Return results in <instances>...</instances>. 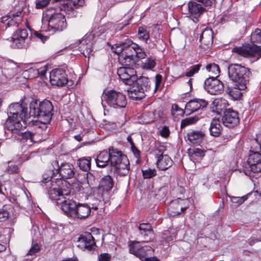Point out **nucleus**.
Returning <instances> with one entry per match:
<instances>
[{
	"label": "nucleus",
	"mask_w": 261,
	"mask_h": 261,
	"mask_svg": "<svg viewBox=\"0 0 261 261\" xmlns=\"http://www.w3.org/2000/svg\"><path fill=\"white\" fill-rule=\"evenodd\" d=\"M8 118L5 122L6 128L13 134H18L20 132L23 125L30 122L27 108L23 103L19 102L11 104L8 110Z\"/></svg>",
	"instance_id": "nucleus-1"
},
{
	"label": "nucleus",
	"mask_w": 261,
	"mask_h": 261,
	"mask_svg": "<svg viewBox=\"0 0 261 261\" xmlns=\"http://www.w3.org/2000/svg\"><path fill=\"white\" fill-rule=\"evenodd\" d=\"M53 106L51 102L44 100L39 102L33 100L30 103V113H28L30 118L31 117H37L36 125L43 129L47 128L51 119L53 116Z\"/></svg>",
	"instance_id": "nucleus-2"
},
{
	"label": "nucleus",
	"mask_w": 261,
	"mask_h": 261,
	"mask_svg": "<svg viewBox=\"0 0 261 261\" xmlns=\"http://www.w3.org/2000/svg\"><path fill=\"white\" fill-rule=\"evenodd\" d=\"M41 31L53 34L62 31L66 28L65 16L57 10L49 9L46 11L42 18Z\"/></svg>",
	"instance_id": "nucleus-3"
},
{
	"label": "nucleus",
	"mask_w": 261,
	"mask_h": 261,
	"mask_svg": "<svg viewBox=\"0 0 261 261\" xmlns=\"http://www.w3.org/2000/svg\"><path fill=\"white\" fill-rule=\"evenodd\" d=\"M113 185V179L110 175H106L100 180L98 186L95 192L97 199L94 200L95 202L92 203V208L97 210L98 209V206L102 204V201L104 203H107L109 202Z\"/></svg>",
	"instance_id": "nucleus-4"
},
{
	"label": "nucleus",
	"mask_w": 261,
	"mask_h": 261,
	"mask_svg": "<svg viewBox=\"0 0 261 261\" xmlns=\"http://www.w3.org/2000/svg\"><path fill=\"white\" fill-rule=\"evenodd\" d=\"M110 163L115 173L122 176L126 175L129 170V163L127 156L113 147L109 148Z\"/></svg>",
	"instance_id": "nucleus-5"
},
{
	"label": "nucleus",
	"mask_w": 261,
	"mask_h": 261,
	"mask_svg": "<svg viewBox=\"0 0 261 261\" xmlns=\"http://www.w3.org/2000/svg\"><path fill=\"white\" fill-rule=\"evenodd\" d=\"M228 74L229 79L238 84L239 88H247V78L250 74L248 68L240 64H231L228 67Z\"/></svg>",
	"instance_id": "nucleus-6"
},
{
	"label": "nucleus",
	"mask_w": 261,
	"mask_h": 261,
	"mask_svg": "<svg viewBox=\"0 0 261 261\" xmlns=\"http://www.w3.org/2000/svg\"><path fill=\"white\" fill-rule=\"evenodd\" d=\"M102 27L94 28L91 32L87 33L84 38L79 40V50L86 57L89 58L93 51V46L96 39L103 33Z\"/></svg>",
	"instance_id": "nucleus-7"
},
{
	"label": "nucleus",
	"mask_w": 261,
	"mask_h": 261,
	"mask_svg": "<svg viewBox=\"0 0 261 261\" xmlns=\"http://www.w3.org/2000/svg\"><path fill=\"white\" fill-rule=\"evenodd\" d=\"M104 101L115 109L123 108L127 104L125 96L114 90L103 91L101 95L102 104Z\"/></svg>",
	"instance_id": "nucleus-8"
},
{
	"label": "nucleus",
	"mask_w": 261,
	"mask_h": 261,
	"mask_svg": "<svg viewBox=\"0 0 261 261\" xmlns=\"http://www.w3.org/2000/svg\"><path fill=\"white\" fill-rule=\"evenodd\" d=\"M55 179L53 177H48L44 178L43 182L44 183L45 186L47 190V194L49 198L53 200L57 201V204H60L61 202L65 199V195H68L69 192H66V190H63L62 188H57V186H59L60 181L54 183Z\"/></svg>",
	"instance_id": "nucleus-9"
},
{
	"label": "nucleus",
	"mask_w": 261,
	"mask_h": 261,
	"mask_svg": "<svg viewBox=\"0 0 261 261\" xmlns=\"http://www.w3.org/2000/svg\"><path fill=\"white\" fill-rule=\"evenodd\" d=\"M135 82L127 90V94L129 97L133 100H140L145 97V92L149 89V82L148 79L145 77L137 79Z\"/></svg>",
	"instance_id": "nucleus-10"
},
{
	"label": "nucleus",
	"mask_w": 261,
	"mask_h": 261,
	"mask_svg": "<svg viewBox=\"0 0 261 261\" xmlns=\"http://www.w3.org/2000/svg\"><path fill=\"white\" fill-rule=\"evenodd\" d=\"M245 175L251 177L253 173L261 172V154L257 151H251L247 160V165L244 167Z\"/></svg>",
	"instance_id": "nucleus-11"
},
{
	"label": "nucleus",
	"mask_w": 261,
	"mask_h": 261,
	"mask_svg": "<svg viewBox=\"0 0 261 261\" xmlns=\"http://www.w3.org/2000/svg\"><path fill=\"white\" fill-rule=\"evenodd\" d=\"M232 52L238 56L244 58L261 57V46L255 44H245L232 48Z\"/></svg>",
	"instance_id": "nucleus-12"
},
{
	"label": "nucleus",
	"mask_w": 261,
	"mask_h": 261,
	"mask_svg": "<svg viewBox=\"0 0 261 261\" xmlns=\"http://www.w3.org/2000/svg\"><path fill=\"white\" fill-rule=\"evenodd\" d=\"M144 242L129 241L128 242L129 253L143 260L145 256L152 254L153 250L149 246L144 245Z\"/></svg>",
	"instance_id": "nucleus-13"
},
{
	"label": "nucleus",
	"mask_w": 261,
	"mask_h": 261,
	"mask_svg": "<svg viewBox=\"0 0 261 261\" xmlns=\"http://www.w3.org/2000/svg\"><path fill=\"white\" fill-rule=\"evenodd\" d=\"M50 82L52 85L58 86H66L68 88L72 86L74 82L68 80L64 70L55 69L50 72Z\"/></svg>",
	"instance_id": "nucleus-14"
},
{
	"label": "nucleus",
	"mask_w": 261,
	"mask_h": 261,
	"mask_svg": "<svg viewBox=\"0 0 261 261\" xmlns=\"http://www.w3.org/2000/svg\"><path fill=\"white\" fill-rule=\"evenodd\" d=\"M164 147L159 146L153 150V154L156 159V165L162 170H165L170 167L173 161L168 154H164Z\"/></svg>",
	"instance_id": "nucleus-15"
},
{
	"label": "nucleus",
	"mask_w": 261,
	"mask_h": 261,
	"mask_svg": "<svg viewBox=\"0 0 261 261\" xmlns=\"http://www.w3.org/2000/svg\"><path fill=\"white\" fill-rule=\"evenodd\" d=\"M117 74L120 79L126 85H130L138 79L136 71L133 67H120L117 70Z\"/></svg>",
	"instance_id": "nucleus-16"
},
{
	"label": "nucleus",
	"mask_w": 261,
	"mask_h": 261,
	"mask_svg": "<svg viewBox=\"0 0 261 261\" xmlns=\"http://www.w3.org/2000/svg\"><path fill=\"white\" fill-rule=\"evenodd\" d=\"M204 89L211 94H221L224 90L223 83L213 76L207 78L204 82Z\"/></svg>",
	"instance_id": "nucleus-17"
},
{
	"label": "nucleus",
	"mask_w": 261,
	"mask_h": 261,
	"mask_svg": "<svg viewBox=\"0 0 261 261\" xmlns=\"http://www.w3.org/2000/svg\"><path fill=\"white\" fill-rule=\"evenodd\" d=\"M223 124L227 127L232 128L240 122V117L237 111L231 109L226 110L222 119Z\"/></svg>",
	"instance_id": "nucleus-18"
},
{
	"label": "nucleus",
	"mask_w": 261,
	"mask_h": 261,
	"mask_svg": "<svg viewBox=\"0 0 261 261\" xmlns=\"http://www.w3.org/2000/svg\"><path fill=\"white\" fill-rule=\"evenodd\" d=\"M205 11V9L201 5L195 2L190 1L188 3V17L194 22L199 21V17Z\"/></svg>",
	"instance_id": "nucleus-19"
},
{
	"label": "nucleus",
	"mask_w": 261,
	"mask_h": 261,
	"mask_svg": "<svg viewBox=\"0 0 261 261\" xmlns=\"http://www.w3.org/2000/svg\"><path fill=\"white\" fill-rule=\"evenodd\" d=\"M207 105V102L203 99L195 98L190 100L185 106L184 113L189 115L191 114L202 110Z\"/></svg>",
	"instance_id": "nucleus-20"
},
{
	"label": "nucleus",
	"mask_w": 261,
	"mask_h": 261,
	"mask_svg": "<svg viewBox=\"0 0 261 261\" xmlns=\"http://www.w3.org/2000/svg\"><path fill=\"white\" fill-rule=\"evenodd\" d=\"M22 20V10L16 13H10L8 15L2 17L1 22L4 23L7 27L14 26L17 27Z\"/></svg>",
	"instance_id": "nucleus-21"
},
{
	"label": "nucleus",
	"mask_w": 261,
	"mask_h": 261,
	"mask_svg": "<svg viewBox=\"0 0 261 261\" xmlns=\"http://www.w3.org/2000/svg\"><path fill=\"white\" fill-rule=\"evenodd\" d=\"M61 210L69 217L73 219L77 204L72 199H64L60 203Z\"/></svg>",
	"instance_id": "nucleus-22"
},
{
	"label": "nucleus",
	"mask_w": 261,
	"mask_h": 261,
	"mask_svg": "<svg viewBox=\"0 0 261 261\" xmlns=\"http://www.w3.org/2000/svg\"><path fill=\"white\" fill-rule=\"evenodd\" d=\"M185 200L180 198L172 200L168 206V213L172 216L179 215L184 212L187 209V206H184L183 203Z\"/></svg>",
	"instance_id": "nucleus-23"
},
{
	"label": "nucleus",
	"mask_w": 261,
	"mask_h": 261,
	"mask_svg": "<svg viewBox=\"0 0 261 261\" xmlns=\"http://www.w3.org/2000/svg\"><path fill=\"white\" fill-rule=\"evenodd\" d=\"M28 36V33L26 29L17 30L11 37L13 41L12 46L16 48L22 47Z\"/></svg>",
	"instance_id": "nucleus-24"
},
{
	"label": "nucleus",
	"mask_w": 261,
	"mask_h": 261,
	"mask_svg": "<svg viewBox=\"0 0 261 261\" xmlns=\"http://www.w3.org/2000/svg\"><path fill=\"white\" fill-rule=\"evenodd\" d=\"M59 176L63 179H69L75 174L73 166L69 163H62L57 170Z\"/></svg>",
	"instance_id": "nucleus-25"
},
{
	"label": "nucleus",
	"mask_w": 261,
	"mask_h": 261,
	"mask_svg": "<svg viewBox=\"0 0 261 261\" xmlns=\"http://www.w3.org/2000/svg\"><path fill=\"white\" fill-rule=\"evenodd\" d=\"M79 242L81 246L88 250H93L95 246L94 239L89 232H86L81 235Z\"/></svg>",
	"instance_id": "nucleus-26"
},
{
	"label": "nucleus",
	"mask_w": 261,
	"mask_h": 261,
	"mask_svg": "<svg viewBox=\"0 0 261 261\" xmlns=\"http://www.w3.org/2000/svg\"><path fill=\"white\" fill-rule=\"evenodd\" d=\"M18 70V67L15 63L11 60H7L4 63L2 73L6 77L10 79L17 73Z\"/></svg>",
	"instance_id": "nucleus-27"
},
{
	"label": "nucleus",
	"mask_w": 261,
	"mask_h": 261,
	"mask_svg": "<svg viewBox=\"0 0 261 261\" xmlns=\"http://www.w3.org/2000/svg\"><path fill=\"white\" fill-rule=\"evenodd\" d=\"M91 213V207L87 204L78 203L73 219H83L88 217Z\"/></svg>",
	"instance_id": "nucleus-28"
},
{
	"label": "nucleus",
	"mask_w": 261,
	"mask_h": 261,
	"mask_svg": "<svg viewBox=\"0 0 261 261\" xmlns=\"http://www.w3.org/2000/svg\"><path fill=\"white\" fill-rule=\"evenodd\" d=\"M60 1H63V4L60 7V10L65 12L70 11L73 9V8H77L84 4V0H60Z\"/></svg>",
	"instance_id": "nucleus-29"
},
{
	"label": "nucleus",
	"mask_w": 261,
	"mask_h": 261,
	"mask_svg": "<svg viewBox=\"0 0 261 261\" xmlns=\"http://www.w3.org/2000/svg\"><path fill=\"white\" fill-rule=\"evenodd\" d=\"M199 41L206 47L211 46L213 42V32L212 29H205L200 35Z\"/></svg>",
	"instance_id": "nucleus-30"
},
{
	"label": "nucleus",
	"mask_w": 261,
	"mask_h": 261,
	"mask_svg": "<svg viewBox=\"0 0 261 261\" xmlns=\"http://www.w3.org/2000/svg\"><path fill=\"white\" fill-rule=\"evenodd\" d=\"M222 129L220 120L219 119H213L209 128L210 135L214 137H218L221 135Z\"/></svg>",
	"instance_id": "nucleus-31"
},
{
	"label": "nucleus",
	"mask_w": 261,
	"mask_h": 261,
	"mask_svg": "<svg viewBox=\"0 0 261 261\" xmlns=\"http://www.w3.org/2000/svg\"><path fill=\"white\" fill-rule=\"evenodd\" d=\"M204 136V133L201 130H192L187 133V138L192 144H197L201 142Z\"/></svg>",
	"instance_id": "nucleus-32"
},
{
	"label": "nucleus",
	"mask_w": 261,
	"mask_h": 261,
	"mask_svg": "<svg viewBox=\"0 0 261 261\" xmlns=\"http://www.w3.org/2000/svg\"><path fill=\"white\" fill-rule=\"evenodd\" d=\"M110 152L102 151L97 155L95 161L97 166L103 168L110 163Z\"/></svg>",
	"instance_id": "nucleus-33"
},
{
	"label": "nucleus",
	"mask_w": 261,
	"mask_h": 261,
	"mask_svg": "<svg viewBox=\"0 0 261 261\" xmlns=\"http://www.w3.org/2000/svg\"><path fill=\"white\" fill-rule=\"evenodd\" d=\"M139 232L146 240L151 239L153 236V230L151 226L149 223H141L138 226Z\"/></svg>",
	"instance_id": "nucleus-34"
},
{
	"label": "nucleus",
	"mask_w": 261,
	"mask_h": 261,
	"mask_svg": "<svg viewBox=\"0 0 261 261\" xmlns=\"http://www.w3.org/2000/svg\"><path fill=\"white\" fill-rule=\"evenodd\" d=\"M213 105L215 108L213 111L216 112L218 114H220L228 106L227 101L223 98H216L213 101Z\"/></svg>",
	"instance_id": "nucleus-35"
},
{
	"label": "nucleus",
	"mask_w": 261,
	"mask_h": 261,
	"mask_svg": "<svg viewBox=\"0 0 261 261\" xmlns=\"http://www.w3.org/2000/svg\"><path fill=\"white\" fill-rule=\"evenodd\" d=\"M118 60L123 67H133L136 64L133 57L128 56L125 54H122L118 56Z\"/></svg>",
	"instance_id": "nucleus-36"
},
{
	"label": "nucleus",
	"mask_w": 261,
	"mask_h": 261,
	"mask_svg": "<svg viewBox=\"0 0 261 261\" xmlns=\"http://www.w3.org/2000/svg\"><path fill=\"white\" fill-rule=\"evenodd\" d=\"M124 50L122 54H125L128 56L133 57L134 55V49H135L137 44L134 43L130 40H127L124 42Z\"/></svg>",
	"instance_id": "nucleus-37"
},
{
	"label": "nucleus",
	"mask_w": 261,
	"mask_h": 261,
	"mask_svg": "<svg viewBox=\"0 0 261 261\" xmlns=\"http://www.w3.org/2000/svg\"><path fill=\"white\" fill-rule=\"evenodd\" d=\"M149 37V31L146 27H140L138 28V38L140 40L147 43Z\"/></svg>",
	"instance_id": "nucleus-38"
},
{
	"label": "nucleus",
	"mask_w": 261,
	"mask_h": 261,
	"mask_svg": "<svg viewBox=\"0 0 261 261\" xmlns=\"http://www.w3.org/2000/svg\"><path fill=\"white\" fill-rule=\"evenodd\" d=\"M78 165L80 168L84 171H88L91 168V158H82L78 160Z\"/></svg>",
	"instance_id": "nucleus-39"
},
{
	"label": "nucleus",
	"mask_w": 261,
	"mask_h": 261,
	"mask_svg": "<svg viewBox=\"0 0 261 261\" xmlns=\"http://www.w3.org/2000/svg\"><path fill=\"white\" fill-rule=\"evenodd\" d=\"M239 87V86L238 85V84L235 83L233 87L229 91L230 95L236 100L239 99L242 97L243 93L241 91L245 90L241 89Z\"/></svg>",
	"instance_id": "nucleus-40"
},
{
	"label": "nucleus",
	"mask_w": 261,
	"mask_h": 261,
	"mask_svg": "<svg viewBox=\"0 0 261 261\" xmlns=\"http://www.w3.org/2000/svg\"><path fill=\"white\" fill-rule=\"evenodd\" d=\"M138 120L140 123L148 124L153 120V114L151 112L144 113L139 117Z\"/></svg>",
	"instance_id": "nucleus-41"
},
{
	"label": "nucleus",
	"mask_w": 261,
	"mask_h": 261,
	"mask_svg": "<svg viewBox=\"0 0 261 261\" xmlns=\"http://www.w3.org/2000/svg\"><path fill=\"white\" fill-rule=\"evenodd\" d=\"M206 69L210 72L212 73V75L211 76H213L216 78L219 76L220 72L219 66L215 63L208 64L206 66Z\"/></svg>",
	"instance_id": "nucleus-42"
},
{
	"label": "nucleus",
	"mask_w": 261,
	"mask_h": 261,
	"mask_svg": "<svg viewBox=\"0 0 261 261\" xmlns=\"http://www.w3.org/2000/svg\"><path fill=\"white\" fill-rule=\"evenodd\" d=\"M23 74L24 76H28V78L30 79L38 76V71H37L36 64L25 70Z\"/></svg>",
	"instance_id": "nucleus-43"
},
{
	"label": "nucleus",
	"mask_w": 261,
	"mask_h": 261,
	"mask_svg": "<svg viewBox=\"0 0 261 261\" xmlns=\"http://www.w3.org/2000/svg\"><path fill=\"white\" fill-rule=\"evenodd\" d=\"M250 41L254 43H261V30L256 29L250 36Z\"/></svg>",
	"instance_id": "nucleus-44"
},
{
	"label": "nucleus",
	"mask_w": 261,
	"mask_h": 261,
	"mask_svg": "<svg viewBox=\"0 0 261 261\" xmlns=\"http://www.w3.org/2000/svg\"><path fill=\"white\" fill-rule=\"evenodd\" d=\"M135 54L136 57L139 59H145L146 57V53L144 48L141 47L137 44V46L134 49V55Z\"/></svg>",
	"instance_id": "nucleus-45"
},
{
	"label": "nucleus",
	"mask_w": 261,
	"mask_h": 261,
	"mask_svg": "<svg viewBox=\"0 0 261 261\" xmlns=\"http://www.w3.org/2000/svg\"><path fill=\"white\" fill-rule=\"evenodd\" d=\"M189 153L191 156L201 157L204 155V151L198 148H193L189 149Z\"/></svg>",
	"instance_id": "nucleus-46"
},
{
	"label": "nucleus",
	"mask_w": 261,
	"mask_h": 261,
	"mask_svg": "<svg viewBox=\"0 0 261 261\" xmlns=\"http://www.w3.org/2000/svg\"><path fill=\"white\" fill-rule=\"evenodd\" d=\"M155 64L154 59L151 58H148L143 63V68L146 69H152L155 67Z\"/></svg>",
	"instance_id": "nucleus-47"
},
{
	"label": "nucleus",
	"mask_w": 261,
	"mask_h": 261,
	"mask_svg": "<svg viewBox=\"0 0 261 261\" xmlns=\"http://www.w3.org/2000/svg\"><path fill=\"white\" fill-rule=\"evenodd\" d=\"M124 47V42H123L121 43H117L114 45L112 47V49L115 54H117L118 56H119L123 53Z\"/></svg>",
	"instance_id": "nucleus-48"
},
{
	"label": "nucleus",
	"mask_w": 261,
	"mask_h": 261,
	"mask_svg": "<svg viewBox=\"0 0 261 261\" xmlns=\"http://www.w3.org/2000/svg\"><path fill=\"white\" fill-rule=\"evenodd\" d=\"M37 67V71H38V76L43 77L45 76L46 72L48 69V66L46 64L39 63L36 64Z\"/></svg>",
	"instance_id": "nucleus-49"
},
{
	"label": "nucleus",
	"mask_w": 261,
	"mask_h": 261,
	"mask_svg": "<svg viewBox=\"0 0 261 261\" xmlns=\"http://www.w3.org/2000/svg\"><path fill=\"white\" fill-rule=\"evenodd\" d=\"M200 67L201 65L199 64L192 66L189 70L186 72L185 74L186 76L188 77L192 76L193 75L198 72V71L200 70Z\"/></svg>",
	"instance_id": "nucleus-50"
},
{
	"label": "nucleus",
	"mask_w": 261,
	"mask_h": 261,
	"mask_svg": "<svg viewBox=\"0 0 261 261\" xmlns=\"http://www.w3.org/2000/svg\"><path fill=\"white\" fill-rule=\"evenodd\" d=\"M143 176L145 178H150L156 174V170L154 169H148L142 170Z\"/></svg>",
	"instance_id": "nucleus-51"
},
{
	"label": "nucleus",
	"mask_w": 261,
	"mask_h": 261,
	"mask_svg": "<svg viewBox=\"0 0 261 261\" xmlns=\"http://www.w3.org/2000/svg\"><path fill=\"white\" fill-rule=\"evenodd\" d=\"M34 134L30 132H25L23 133H21L20 136L21 139L27 141L30 140V142L33 143L35 141L34 140Z\"/></svg>",
	"instance_id": "nucleus-52"
},
{
	"label": "nucleus",
	"mask_w": 261,
	"mask_h": 261,
	"mask_svg": "<svg viewBox=\"0 0 261 261\" xmlns=\"http://www.w3.org/2000/svg\"><path fill=\"white\" fill-rule=\"evenodd\" d=\"M51 0H36V7L37 9H41L46 7ZM55 2H59L60 0H53Z\"/></svg>",
	"instance_id": "nucleus-53"
},
{
	"label": "nucleus",
	"mask_w": 261,
	"mask_h": 261,
	"mask_svg": "<svg viewBox=\"0 0 261 261\" xmlns=\"http://www.w3.org/2000/svg\"><path fill=\"white\" fill-rule=\"evenodd\" d=\"M159 134L162 137L167 138L170 135V131L168 126H164L159 130Z\"/></svg>",
	"instance_id": "nucleus-54"
},
{
	"label": "nucleus",
	"mask_w": 261,
	"mask_h": 261,
	"mask_svg": "<svg viewBox=\"0 0 261 261\" xmlns=\"http://www.w3.org/2000/svg\"><path fill=\"white\" fill-rule=\"evenodd\" d=\"M197 120V119L195 117H189L182 120L181 122V126L185 127L190 124L195 123Z\"/></svg>",
	"instance_id": "nucleus-55"
},
{
	"label": "nucleus",
	"mask_w": 261,
	"mask_h": 261,
	"mask_svg": "<svg viewBox=\"0 0 261 261\" xmlns=\"http://www.w3.org/2000/svg\"><path fill=\"white\" fill-rule=\"evenodd\" d=\"M19 171V168L17 165H10L5 170V172L8 174H13L17 173Z\"/></svg>",
	"instance_id": "nucleus-56"
},
{
	"label": "nucleus",
	"mask_w": 261,
	"mask_h": 261,
	"mask_svg": "<svg viewBox=\"0 0 261 261\" xmlns=\"http://www.w3.org/2000/svg\"><path fill=\"white\" fill-rule=\"evenodd\" d=\"M40 250V246L38 244H35L32 246L28 252L29 255H33Z\"/></svg>",
	"instance_id": "nucleus-57"
},
{
	"label": "nucleus",
	"mask_w": 261,
	"mask_h": 261,
	"mask_svg": "<svg viewBox=\"0 0 261 261\" xmlns=\"http://www.w3.org/2000/svg\"><path fill=\"white\" fill-rule=\"evenodd\" d=\"M99 261H110L111 259V255L106 253H101L98 256Z\"/></svg>",
	"instance_id": "nucleus-58"
},
{
	"label": "nucleus",
	"mask_w": 261,
	"mask_h": 261,
	"mask_svg": "<svg viewBox=\"0 0 261 261\" xmlns=\"http://www.w3.org/2000/svg\"><path fill=\"white\" fill-rule=\"evenodd\" d=\"M9 217V213L7 211H0V222L6 220Z\"/></svg>",
	"instance_id": "nucleus-59"
},
{
	"label": "nucleus",
	"mask_w": 261,
	"mask_h": 261,
	"mask_svg": "<svg viewBox=\"0 0 261 261\" xmlns=\"http://www.w3.org/2000/svg\"><path fill=\"white\" fill-rule=\"evenodd\" d=\"M174 112H178V115H181L184 113L182 109H180L177 105L174 104L172 107V113L173 115Z\"/></svg>",
	"instance_id": "nucleus-60"
},
{
	"label": "nucleus",
	"mask_w": 261,
	"mask_h": 261,
	"mask_svg": "<svg viewBox=\"0 0 261 261\" xmlns=\"http://www.w3.org/2000/svg\"><path fill=\"white\" fill-rule=\"evenodd\" d=\"M162 80V76L160 74H156L155 78V91L156 90L158 87L161 83Z\"/></svg>",
	"instance_id": "nucleus-61"
},
{
	"label": "nucleus",
	"mask_w": 261,
	"mask_h": 261,
	"mask_svg": "<svg viewBox=\"0 0 261 261\" xmlns=\"http://www.w3.org/2000/svg\"><path fill=\"white\" fill-rule=\"evenodd\" d=\"M35 34L36 36L38 38L40 39L41 40V41H42V42H43V43H44V42H45V41L47 39V38H48L46 36H45L43 35V34H41V33H40L36 32Z\"/></svg>",
	"instance_id": "nucleus-62"
},
{
	"label": "nucleus",
	"mask_w": 261,
	"mask_h": 261,
	"mask_svg": "<svg viewBox=\"0 0 261 261\" xmlns=\"http://www.w3.org/2000/svg\"><path fill=\"white\" fill-rule=\"evenodd\" d=\"M131 149L132 151L133 152L134 155L136 158H139L140 155V151L136 148L135 145H133L131 146Z\"/></svg>",
	"instance_id": "nucleus-63"
},
{
	"label": "nucleus",
	"mask_w": 261,
	"mask_h": 261,
	"mask_svg": "<svg viewBox=\"0 0 261 261\" xmlns=\"http://www.w3.org/2000/svg\"><path fill=\"white\" fill-rule=\"evenodd\" d=\"M143 261H160V260L159 259H158L155 256L149 257H148L147 256H145V257L143 258Z\"/></svg>",
	"instance_id": "nucleus-64"
}]
</instances>
